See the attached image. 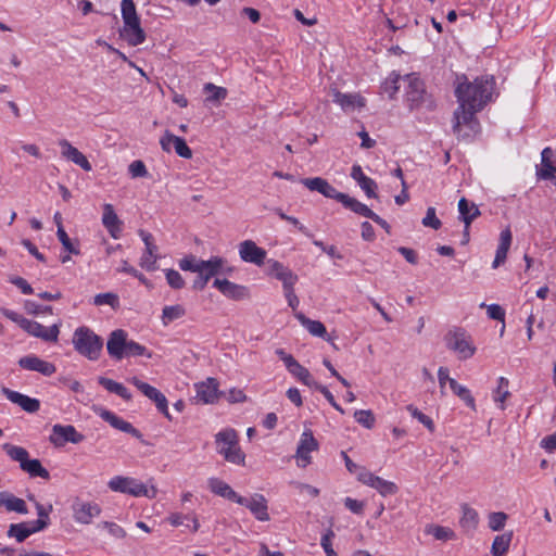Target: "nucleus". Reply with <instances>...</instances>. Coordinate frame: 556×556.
<instances>
[{"label":"nucleus","mask_w":556,"mask_h":556,"mask_svg":"<svg viewBox=\"0 0 556 556\" xmlns=\"http://www.w3.org/2000/svg\"><path fill=\"white\" fill-rule=\"evenodd\" d=\"M100 416L102 417L103 420L108 421L115 429H118L126 433H132V434L137 433V430L132 427L131 424L119 418L118 416H116L114 413H112L110 410H102Z\"/></svg>","instance_id":"33"},{"label":"nucleus","mask_w":556,"mask_h":556,"mask_svg":"<svg viewBox=\"0 0 556 556\" xmlns=\"http://www.w3.org/2000/svg\"><path fill=\"white\" fill-rule=\"evenodd\" d=\"M444 340L447 349L457 353L459 359H468L476 353L472 340L462 329L448 331Z\"/></svg>","instance_id":"7"},{"label":"nucleus","mask_w":556,"mask_h":556,"mask_svg":"<svg viewBox=\"0 0 556 556\" xmlns=\"http://www.w3.org/2000/svg\"><path fill=\"white\" fill-rule=\"evenodd\" d=\"M404 79L407 83L405 96L409 109H432L433 103L426 92L424 81L416 74H408Z\"/></svg>","instance_id":"5"},{"label":"nucleus","mask_w":556,"mask_h":556,"mask_svg":"<svg viewBox=\"0 0 556 556\" xmlns=\"http://www.w3.org/2000/svg\"><path fill=\"white\" fill-rule=\"evenodd\" d=\"M23 330L28 334L39 338L46 342H56L60 333V325L54 324L51 327H45L41 324L26 319L23 321Z\"/></svg>","instance_id":"13"},{"label":"nucleus","mask_w":556,"mask_h":556,"mask_svg":"<svg viewBox=\"0 0 556 556\" xmlns=\"http://www.w3.org/2000/svg\"><path fill=\"white\" fill-rule=\"evenodd\" d=\"M0 506L4 507L8 511L28 513L25 501L7 491L0 492Z\"/></svg>","instance_id":"29"},{"label":"nucleus","mask_w":556,"mask_h":556,"mask_svg":"<svg viewBox=\"0 0 556 556\" xmlns=\"http://www.w3.org/2000/svg\"><path fill=\"white\" fill-rule=\"evenodd\" d=\"M357 480L363 484L377 490L378 493L384 497L394 495L399 492V486L394 482L384 480L383 478L374 475L366 468L359 469Z\"/></svg>","instance_id":"8"},{"label":"nucleus","mask_w":556,"mask_h":556,"mask_svg":"<svg viewBox=\"0 0 556 556\" xmlns=\"http://www.w3.org/2000/svg\"><path fill=\"white\" fill-rule=\"evenodd\" d=\"M98 382L109 392L115 393L126 401L131 399L130 392L119 382L105 377H99Z\"/></svg>","instance_id":"37"},{"label":"nucleus","mask_w":556,"mask_h":556,"mask_svg":"<svg viewBox=\"0 0 556 556\" xmlns=\"http://www.w3.org/2000/svg\"><path fill=\"white\" fill-rule=\"evenodd\" d=\"M508 516L503 511H495L489 515V528L493 531H500L504 528Z\"/></svg>","instance_id":"54"},{"label":"nucleus","mask_w":556,"mask_h":556,"mask_svg":"<svg viewBox=\"0 0 556 556\" xmlns=\"http://www.w3.org/2000/svg\"><path fill=\"white\" fill-rule=\"evenodd\" d=\"M511 240L513 236L509 229H505L501 232L500 243L496 250L495 258L492 264L493 268H497L506 261L507 253L511 244Z\"/></svg>","instance_id":"30"},{"label":"nucleus","mask_w":556,"mask_h":556,"mask_svg":"<svg viewBox=\"0 0 556 556\" xmlns=\"http://www.w3.org/2000/svg\"><path fill=\"white\" fill-rule=\"evenodd\" d=\"M102 224L114 239L119 238L122 222L112 204L106 203L103 205Z\"/></svg>","instance_id":"27"},{"label":"nucleus","mask_w":556,"mask_h":556,"mask_svg":"<svg viewBox=\"0 0 556 556\" xmlns=\"http://www.w3.org/2000/svg\"><path fill=\"white\" fill-rule=\"evenodd\" d=\"M2 448L13 460L18 462L21 467L25 463L27 457L29 456L28 452L24 447H21V446L5 443L2 446Z\"/></svg>","instance_id":"48"},{"label":"nucleus","mask_w":556,"mask_h":556,"mask_svg":"<svg viewBox=\"0 0 556 556\" xmlns=\"http://www.w3.org/2000/svg\"><path fill=\"white\" fill-rule=\"evenodd\" d=\"M426 533L431 534L434 539L440 541L452 540L455 535L454 531L451 530L450 528L435 525L427 526Z\"/></svg>","instance_id":"47"},{"label":"nucleus","mask_w":556,"mask_h":556,"mask_svg":"<svg viewBox=\"0 0 556 556\" xmlns=\"http://www.w3.org/2000/svg\"><path fill=\"white\" fill-rule=\"evenodd\" d=\"M459 218L464 222L466 228L480 215V211L475 203H469L466 198L458 201Z\"/></svg>","instance_id":"32"},{"label":"nucleus","mask_w":556,"mask_h":556,"mask_svg":"<svg viewBox=\"0 0 556 556\" xmlns=\"http://www.w3.org/2000/svg\"><path fill=\"white\" fill-rule=\"evenodd\" d=\"M301 184H303L311 191H317L321 193L324 197L334 199L338 202L340 201L343 194L321 177L303 178L301 179Z\"/></svg>","instance_id":"18"},{"label":"nucleus","mask_w":556,"mask_h":556,"mask_svg":"<svg viewBox=\"0 0 556 556\" xmlns=\"http://www.w3.org/2000/svg\"><path fill=\"white\" fill-rule=\"evenodd\" d=\"M216 451L224 459L235 465H244L245 454L239 445L238 432L226 428L215 434Z\"/></svg>","instance_id":"3"},{"label":"nucleus","mask_w":556,"mask_h":556,"mask_svg":"<svg viewBox=\"0 0 556 556\" xmlns=\"http://www.w3.org/2000/svg\"><path fill=\"white\" fill-rule=\"evenodd\" d=\"M99 527L106 529L108 532L113 538L123 539L126 536V531L117 523L110 522V521H103L99 525Z\"/></svg>","instance_id":"61"},{"label":"nucleus","mask_w":556,"mask_h":556,"mask_svg":"<svg viewBox=\"0 0 556 556\" xmlns=\"http://www.w3.org/2000/svg\"><path fill=\"white\" fill-rule=\"evenodd\" d=\"M138 235L140 236L146 245L144 252L140 257L139 264L143 269L148 271H153L156 269V261L159 258L157 247L154 242V238L150 232L142 229L138 231Z\"/></svg>","instance_id":"11"},{"label":"nucleus","mask_w":556,"mask_h":556,"mask_svg":"<svg viewBox=\"0 0 556 556\" xmlns=\"http://www.w3.org/2000/svg\"><path fill=\"white\" fill-rule=\"evenodd\" d=\"M422 225L425 227H431L435 230L442 226L441 220L435 215L434 207H428L426 216L422 218Z\"/></svg>","instance_id":"60"},{"label":"nucleus","mask_w":556,"mask_h":556,"mask_svg":"<svg viewBox=\"0 0 556 556\" xmlns=\"http://www.w3.org/2000/svg\"><path fill=\"white\" fill-rule=\"evenodd\" d=\"M148 356L151 357V353L148 352L147 348L140 343L129 340L126 344L125 356Z\"/></svg>","instance_id":"53"},{"label":"nucleus","mask_w":556,"mask_h":556,"mask_svg":"<svg viewBox=\"0 0 556 556\" xmlns=\"http://www.w3.org/2000/svg\"><path fill=\"white\" fill-rule=\"evenodd\" d=\"M224 264L225 261L219 256H213L204 263H201V267L197 271L198 276L193 280L192 289L198 291L203 290L210 279L220 273Z\"/></svg>","instance_id":"9"},{"label":"nucleus","mask_w":556,"mask_h":556,"mask_svg":"<svg viewBox=\"0 0 556 556\" xmlns=\"http://www.w3.org/2000/svg\"><path fill=\"white\" fill-rule=\"evenodd\" d=\"M73 517L76 522L81 525L91 523L92 519L100 515L101 508L97 503L75 500L72 505Z\"/></svg>","instance_id":"14"},{"label":"nucleus","mask_w":556,"mask_h":556,"mask_svg":"<svg viewBox=\"0 0 556 556\" xmlns=\"http://www.w3.org/2000/svg\"><path fill=\"white\" fill-rule=\"evenodd\" d=\"M494 88L493 77L483 76L476 78L472 83H459L455 89L458 108L454 112L453 130L458 137H468L462 132V126L467 125L471 129L476 124L475 114L481 111L491 100Z\"/></svg>","instance_id":"1"},{"label":"nucleus","mask_w":556,"mask_h":556,"mask_svg":"<svg viewBox=\"0 0 556 556\" xmlns=\"http://www.w3.org/2000/svg\"><path fill=\"white\" fill-rule=\"evenodd\" d=\"M186 520H189L192 522V527H191V531L192 532H197L200 528V523L195 517L194 514H190V515H184L181 513H172L168 517H167V521L173 526V527H179V526H182L185 525V521Z\"/></svg>","instance_id":"42"},{"label":"nucleus","mask_w":556,"mask_h":556,"mask_svg":"<svg viewBox=\"0 0 556 556\" xmlns=\"http://www.w3.org/2000/svg\"><path fill=\"white\" fill-rule=\"evenodd\" d=\"M165 277H166L167 283L173 289H181V288H184L185 280L182 278V276L177 270H175V269H166L165 270Z\"/></svg>","instance_id":"57"},{"label":"nucleus","mask_w":556,"mask_h":556,"mask_svg":"<svg viewBox=\"0 0 556 556\" xmlns=\"http://www.w3.org/2000/svg\"><path fill=\"white\" fill-rule=\"evenodd\" d=\"M127 341V333L124 330H114L106 343L108 353L116 359H122L125 356Z\"/></svg>","instance_id":"24"},{"label":"nucleus","mask_w":556,"mask_h":556,"mask_svg":"<svg viewBox=\"0 0 556 556\" xmlns=\"http://www.w3.org/2000/svg\"><path fill=\"white\" fill-rule=\"evenodd\" d=\"M508 386V379L500 377L497 380V388L493 391V401L501 409L505 408V401L510 396Z\"/></svg>","instance_id":"39"},{"label":"nucleus","mask_w":556,"mask_h":556,"mask_svg":"<svg viewBox=\"0 0 556 556\" xmlns=\"http://www.w3.org/2000/svg\"><path fill=\"white\" fill-rule=\"evenodd\" d=\"M481 307H486L488 316L491 319L504 321L505 311L498 304L485 305L484 303H482Z\"/></svg>","instance_id":"62"},{"label":"nucleus","mask_w":556,"mask_h":556,"mask_svg":"<svg viewBox=\"0 0 556 556\" xmlns=\"http://www.w3.org/2000/svg\"><path fill=\"white\" fill-rule=\"evenodd\" d=\"M123 27L119 36L129 46L136 47L146 40V33L140 25V17L137 14L135 2H122Z\"/></svg>","instance_id":"2"},{"label":"nucleus","mask_w":556,"mask_h":556,"mask_svg":"<svg viewBox=\"0 0 556 556\" xmlns=\"http://www.w3.org/2000/svg\"><path fill=\"white\" fill-rule=\"evenodd\" d=\"M400 75L396 74L395 72H392L387 78L386 80L383 81L382 84V90L384 93H388L390 98H393L394 94L399 91L400 89V85H399V81H400Z\"/></svg>","instance_id":"50"},{"label":"nucleus","mask_w":556,"mask_h":556,"mask_svg":"<svg viewBox=\"0 0 556 556\" xmlns=\"http://www.w3.org/2000/svg\"><path fill=\"white\" fill-rule=\"evenodd\" d=\"M288 371L296 377L305 386L312 388L316 380L312 377L311 372L303 367L296 359H294L288 367Z\"/></svg>","instance_id":"35"},{"label":"nucleus","mask_w":556,"mask_h":556,"mask_svg":"<svg viewBox=\"0 0 556 556\" xmlns=\"http://www.w3.org/2000/svg\"><path fill=\"white\" fill-rule=\"evenodd\" d=\"M334 533L332 530H328L321 538L320 545L324 548L327 556H338L337 553L332 548L331 540L333 539Z\"/></svg>","instance_id":"64"},{"label":"nucleus","mask_w":556,"mask_h":556,"mask_svg":"<svg viewBox=\"0 0 556 556\" xmlns=\"http://www.w3.org/2000/svg\"><path fill=\"white\" fill-rule=\"evenodd\" d=\"M318 443L314 438L312 431H304L301 435L298 448L296 458L300 467H306L312 462L311 452L317 450Z\"/></svg>","instance_id":"16"},{"label":"nucleus","mask_w":556,"mask_h":556,"mask_svg":"<svg viewBox=\"0 0 556 556\" xmlns=\"http://www.w3.org/2000/svg\"><path fill=\"white\" fill-rule=\"evenodd\" d=\"M197 399L203 404H212L218 399V383L214 378L195 383Z\"/></svg>","instance_id":"23"},{"label":"nucleus","mask_w":556,"mask_h":556,"mask_svg":"<svg viewBox=\"0 0 556 556\" xmlns=\"http://www.w3.org/2000/svg\"><path fill=\"white\" fill-rule=\"evenodd\" d=\"M59 146L61 147V154L64 159L72 161L86 172H90L92 169V166L87 157L77 148L73 147L66 139L60 140Z\"/></svg>","instance_id":"22"},{"label":"nucleus","mask_w":556,"mask_h":556,"mask_svg":"<svg viewBox=\"0 0 556 556\" xmlns=\"http://www.w3.org/2000/svg\"><path fill=\"white\" fill-rule=\"evenodd\" d=\"M204 262V260H200L197 256L190 254L179 261V267L185 271L197 273L201 267V263Z\"/></svg>","instance_id":"51"},{"label":"nucleus","mask_w":556,"mask_h":556,"mask_svg":"<svg viewBox=\"0 0 556 556\" xmlns=\"http://www.w3.org/2000/svg\"><path fill=\"white\" fill-rule=\"evenodd\" d=\"M173 139H174L173 148L175 149V152L184 159H191L192 151L187 146L185 139L177 137V136H175V138H173Z\"/></svg>","instance_id":"58"},{"label":"nucleus","mask_w":556,"mask_h":556,"mask_svg":"<svg viewBox=\"0 0 556 556\" xmlns=\"http://www.w3.org/2000/svg\"><path fill=\"white\" fill-rule=\"evenodd\" d=\"M203 91L206 94V102L211 103H220V101L225 100L228 91L224 87H218L212 83H207L203 87Z\"/></svg>","instance_id":"40"},{"label":"nucleus","mask_w":556,"mask_h":556,"mask_svg":"<svg viewBox=\"0 0 556 556\" xmlns=\"http://www.w3.org/2000/svg\"><path fill=\"white\" fill-rule=\"evenodd\" d=\"M2 393L5 397L14 404L21 406L27 413H36L40 408V402L37 399L29 397L17 391L10 390L8 388L2 389Z\"/></svg>","instance_id":"25"},{"label":"nucleus","mask_w":556,"mask_h":556,"mask_svg":"<svg viewBox=\"0 0 556 556\" xmlns=\"http://www.w3.org/2000/svg\"><path fill=\"white\" fill-rule=\"evenodd\" d=\"M267 273L268 275L280 280L282 282L283 288L290 287L291 285H295L298 281V276L288 267H286L282 263L276 260L267 261Z\"/></svg>","instance_id":"19"},{"label":"nucleus","mask_w":556,"mask_h":556,"mask_svg":"<svg viewBox=\"0 0 556 556\" xmlns=\"http://www.w3.org/2000/svg\"><path fill=\"white\" fill-rule=\"evenodd\" d=\"M73 344L79 354L96 361L101 354L103 341L91 329L79 327L74 332Z\"/></svg>","instance_id":"4"},{"label":"nucleus","mask_w":556,"mask_h":556,"mask_svg":"<svg viewBox=\"0 0 556 556\" xmlns=\"http://www.w3.org/2000/svg\"><path fill=\"white\" fill-rule=\"evenodd\" d=\"M250 509L257 520H269L267 501L262 494H254L250 500L243 497V503H239Z\"/></svg>","instance_id":"26"},{"label":"nucleus","mask_w":556,"mask_h":556,"mask_svg":"<svg viewBox=\"0 0 556 556\" xmlns=\"http://www.w3.org/2000/svg\"><path fill=\"white\" fill-rule=\"evenodd\" d=\"M355 420L365 427L366 429H371L375 426L376 418L371 410L369 409H359L354 413Z\"/></svg>","instance_id":"52"},{"label":"nucleus","mask_w":556,"mask_h":556,"mask_svg":"<svg viewBox=\"0 0 556 556\" xmlns=\"http://www.w3.org/2000/svg\"><path fill=\"white\" fill-rule=\"evenodd\" d=\"M93 304L97 306L110 305L113 309H117L119 307V298L113 292L99 293L93 298Z\"/></svg>","instance_id":"49"},{"label":"nucleus","mask_w":556,"mask_h":556,"mask_svg":"<svg viewBox=\"0 0 556 556\" xmlns=\"http://www.w3.org/2000/svg\"><path fill=\"white\" fill-rule=\"evenodd\" d=\"M58 239L62 243L63 248L72 254L78 255L80 253L79 249L71 241L68 235L64 230L63 227H60L56 231Z\"/></svg>","instance_id":"55"},{"label":"nucleus","mask_w":556,"mask_h":556,"mask_svg":"<svg viewBox=\"0 0 556 556\" xmlns=\"http://www.w3.org/2000/svg\"><path fill=\"white\" fill-rule=\"evenodd\" d=\"M18 365L23 369L37 371L46 377H50L56 371V368L52 363L43 361L34 354L21 357L18 359Z\"/></svg>","instance_id":"17"},{"label":"nucleus","mask_w":556,"mask_h":556,"mask_svg":"<svg viewBox=\"0 0 556 556\" xmlns=\"http://www.w3.org/2000/svg\"><path fill=\"white\" fill-rule=\"evenodd\" d=\"M185 314H186V309L182 305L176 304V305L165 306L162 311L163 325L167 326L169 323L185 316Z\"/></svg>","instance_id":"45"},{"label":"nucleus","mask_w":556,"mask_h":556,"mask_svg":"<svg viewBox=\"0 0 556 556\" xmlns=\"http://www.w3.org/2000/svg\"><path fill=\"white\" fill-rule=\"evenodd\" d=\"M406 409L410 413V415L416 418L419 422H421L426 428H428L430 431L434 430V424L432 419L421 413L417 407L414 405H408Z\"/></svg>","instance_id":"56"},{"label":"nucleus","mask_w":556,"mask_h":556,"mask_svg":"<svg viewBox=\"0 0 556 556\" xmlns=\"http://www.w3.org/2000/svg\"><path fill=\"white\" fill-rule=\"evenodd\" d=\"M333 101L344 111H351L365 105V100L359 94L341 93L339 91L333 93Z\"/></svg>","instance_id":"31"},{"label":"nucleus","mask_w":556,"mask_h":556,"mask_svg":"<svg viewBox=\"0 0 556 556\" xmlns=\"http://www.w3.org/2000/svg\"><path fill=\"white\" fill-rule=\"evenodd\" d=\"M479 521L478 513L469 507L468 505L463 506V516L460 519V525L463 528L467 530H473L476 529Z\"/></svg>","instance_id":"46"},{"label":"nucleus","mask_w":556,"mask_h":556,"mask_svg":"<svg viewBox=\"0 0 556 556\" xmlns=\"http://www.w3.org/2000/svg\"><path fill=\"white\" fill-rule=\"evenodd\" d=\"M84 439L85 437L72 425H54L49 438L50 442L56 447H62L68 442L77 444L83 442Z\"/></svg>","instance_id":"10"},{"label":"nucleus","mask_w":556,"mask_h":556,"mask_svg":"<svg viewBox=\"0 0 556 556\" xmlns=\"http://www.w3.org/2000/svg\"><path fill=\"white\" fill-rule=\"evenodd\" d=\"M339 202L361 216L369 218L372 214V211L366 204L350 197L349 194L343 193Z\"/></svg>","instance_id":"34"},{"label":"nucleus","mask_w":556,"mask_h":556,"mask_svg":"<svg viewBox=\"0 0 556 556\" xmlns=\"http://www.w3.org/2000/svg\"><path fill=\"white\" fill-rule=\"evenodd\" d=\"M312 388L319 391L334 409L344 414V409L336 402L332 393L325 386L316 381Z\"/></svg>","instance_id":"59"},{"label":"nucleus","mask_w":556,"mask_h":556,"mask_svg":"<svg viewBox=\"0 0 556 556\" xmlns=\"http://www.w3.org/2000/svg\"><path fill=\"white\" fill-rule=\"evenodd\" d=\"M450 388L460 400H463L469 407L476 408L475 399L472 397L469 389L459 384L455 379L450 380Z\"/></svg>","instance_id":"44"},{"label":"nucleus","mask_w":556,"mask_h":556,"mask_svg":"<svg viewBox=\"0 0 556 556\" xmlns=\"http://www.w3.org/2000/svg\"><path fill=\"white\" fill-rule=\"evenodd\" d=\"M513 539V532H505L496 535L492 543L491 553L493 556H503L507 553Z\"/></svg>","instance_id":"38"},{"label":"nucleus","mask_w":556,"mask_h":556,"mask_svg":"<svg viewBox=\"0 0 556 556\" xmlns=\"http://www.w3.org/2000/svg\"><path fill=\"white\" fill-rule=\"evenodd\" d=\"M210 490L224 498L236 503H243V496L239 495L232 488L218 478H210L207 481Z\"/></svg>","instance_id":"28"},{"label":"nucleus","mask_w":556,"mask_h":556,"mask_svg":"<svg viewBox=\"0 0 556 556\" xmlns=\"http://www.w3.org/2000/svg\"><path fill=\"white\" fill-rule=\"evenodd\" d=\"M47 527L45 519L36 520L33 522V527H28L26 523H13L9 527L8 536L15 538L17 542H24L29 535L35 532L41 531Z\"/></svg>","instance_id":"20"},{"label":"nucleus","mask_w":556,"mask_h":556,"mask_svg":"<svg viewBox=\"0 0 556 556\" xmlns=\"http://www.w3.org/2000/svg\"><path fill=\"white\" fill-rule=\"evenodd\" d=\"M295 317L301 323V325L307 329V331L311 334H313L315 337H320V338H324L327 334L326 327L324 326L323 323H320L318 320H312V319L305 317L304 314H302V313H296Z\"/></svg>","instance_id":"36"},{"label":"nucleus","mask_w":556,"mask_h":556,"mask_svg":"<svg viewBox=\"0 0 556 556\" xmlns=\"http://www.w3.org/2000/svg\"><path fill=\"white\" fill-rule=\"evenodd\" d=\"M108 485L114 492H121L132 496L154 498L157 493V490L154 486L147 488L143 483L130 477L115 476L109 481Z\"/></svg>","instance_id":"6"},{"label":"nucleus","mask_w":556,"mask_h":556,"mask_svg":"<svg viewBox=\"0 0 556 556\" xmlns=\"http://www.w3.org/2000/svg\"><path fill=\"white\" fill-rule=\"evenodd\" d=\"M130 382L148 399L153 401L157 407V409L164 414L168 419H170V415L168 413L167 400L165 395L159 391L156 388L150 386L138 379L137 377H132Z\"/></svg>","instance_id":"12"},{"label":"nucleus","mask_w":556,"mask_h":556,"mask_svg":"<svg viewBox=\"0 0 556 556\" xmlns=\"http://www.w3.org/2000/svg\"><path fill=\"white\" fill-rule=\"evenodd\" d=\"M213 287L231 300H243L249 296L248 288L237 285L228 279H215Z\"/></svg>","instance_id":"21"},{"label":"nucleus","mask_w":556,"mask_h":556,"mask_svg":"<svg viewBox=\"0 0 556 556\" xmlns=\"http://www.w3.org/2000/svg\"><path fill=\"white\" fill-rule=\"evenodd\" d=\"M542 167L536 169V176L538 178H549L552 177V169H553V151L551 148H545L542 153Z\"/></svg>","instance_id":"43"},{"label":"nucleus","mask_w":556,"mask_h":556,"mask_svg":"<svg viewBox=\"0 0 556 556\" xmlns=\"http://www.w3.org/2000/svg\"><path fill=\"white\" fill-rule=\"evenodd\" d=\"M21 468L22 470L29 473L31 477H40L46 480L50 478L49 471L42 467L41 463L38 459H29L27 457V459L25 460Z\"/></svg>","instance_id":"41"},{"label":"nucleus","mask_w":556,"mask_h":556,"mask_svg":"<svg viewBox=\"0 0 556 556\" xmlns=\"http://www.w3.org/2000/svg\"><path fill=\"white\" fill-rule=\"evenodd\" d=\"M128 170L132 178L146 177L148 175L147 167L140 160L130 163Z\"/></svg>","instance_id":"63"},{"label":"nucleus","mask_w":556,"mask_h":556,"mask_svg":"<svg viewBox=\"0 0 556 556\" xmlns=\"http://www.w3.org/2000/svg\"><path fill=\"white\" fill-rule=\"evenodd\" d=\"M239 255L243 262L261 266L265 263L267 252L254 241L244 240L239 244Z\"/></svg>","instance_id":"15"}]
</instances>
